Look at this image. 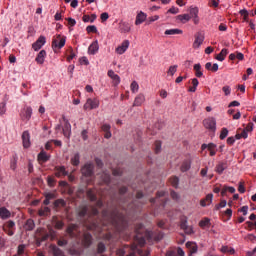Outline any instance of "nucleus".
<instances>
[{
	"instance_id": "1",
	"label": "nucleus",
	"mask_w": 256,
	"mask_h": 256,
	"mask_svg": "<svg viewBox=\"0 0 256 256\" xmlns=\"http://www.w3.org/2000/svg\"><path fill=\"white\" fill-rule=\"evenodd\" d=\"M57 234L52 230L51 226H48V231L43 228H38L36 231V245L41 246V243L47 241V239H55Z\"/></svg>"
},
{
	"instance_id": "2",
	"label": "nucleus",
	"mask_w": 256,
	"mask_h": 256,
	"mask_svg": "<svg viewBox=\"0 0 256 256\" xmlns=\"http://www.w3.org/2000/svg\"><path fill=\"white\" fill-rule=\"evenodd\" d=\"M141 231H143V226H138V228H136L137 234L135 236V239L138 242V245H140V247H143L145 245L146 239L148 241H152V239H155V233L151 230H145L144 235H141Z\"/></svg>"
},
{
	"instance_id": "3",
	"label": "nucleus",
	"mask_w": 256,
	"mask_h": 256,
	"mask_svg": "<svg viewBox=\"0 0 256 256\" xmlns=\"http://www.w3.org/2000/svg\"><path fill=\"white\" fill-rule=\"evenodd\" d=\"M65 43H67V38L65 36H61V34L56 35L52 40V49L54 53H57L59 49H63Z\"/></svg>"
},
{
	"instance_id": "4",
	"label": "nucleus",
	"mask_w": 256,
	"mask_h": 256,
	"mask_svg": "<svg viewBox=\"0 0 256 256\" xmlns=\"http://www.w3.org/2000/svg\"><path fill=\"white\" fill-rule=\"evenodd\" d=\"M203 125L205 129L215 133L217 131V120L215 117H208L203 120Z\"/></svg>"
},
{
	"instance_id": "5",
	"label": "nucleus",
	"mask_w": 256,
	"mask_h": 256,
	"mask_svg": "<svg viewBox=\"0 0 256 256\" xmlns=\"http://www.w3.org/2000/svg\"><path fill=\"white\" fill-rule=\"evenodd\" d=\"M189 17L192 19L194 25H199L201 23V18H199V7L190 6L188 9Z\"/></svg>"
},
{
	"instance_id": "6",
	"label": "nucleus",
	"mask_w": 256,
	"mask_h": 256,
	"mask_svg": "<svg viewBox=\"0 0 256 256\" xmlns=\"http://www.w3.org/2000/svg\"><path fill=\"white\" fill-rule=\"evenodd\" d=\"M99 99L97 98H88L86 103L83 106L84 111H91L93 109H99Z\"/></svg>"
},
{
	"instance_id": "7",
	"label": "nucleus",
	"mask_w": 256,
	"mask_h": 256,
	"mask_svg": "<svg viewBox=\"0 0 256 256\" xmlns=\"http://www.w3.org/2000/svg\"><path fill=\"white\" fill-rule=\"evenodd\" d=\"M62 133L67 139L71 137V123L65 117L62 119Z\"/></svg>"
},
{
	"instance_id": "8",
	"label": "nucleus",
	"mask_w": 256,
	"mask_h": 256,
	"mask_svg": "<svg viewBox=\"0 0 256 256\" xmlns=\"http://www.w3.org/2000/svg\"><path fill=\"white\" fill-rule=\"evenodd\" d=\"M33 115V108L31 106L24 107L20 112V117L22 121H29Z\"/></svg>"
},
{
	"instance_id": "9",
	"label": "nucleus",
	"mask_w": 256,
	"mask_h": 256,
	"mask_svg": "<svg viewBox=\"0 0 256 256\" xmlns=\"http://www.w3.org/2000/svg\"><path fill=\"white\" fill-rule=\"evenodd\" d=\"M67 233L70 237L75 239H79V237H81V231H79V226L77 225L68 226Z\"/></svg>"
},
{
	"instance_id": "10",
	"label": "nucleus",
	"mask_w": 256,
	"mask_h": 256,
	"mask_svg": "<svg viewBox=\"0 0 256 256\" xmlns=\"http://www.w3.org/2000/svg\"><path fill=\"white\" fill-rule=\"evenodd\" d=\"M129 45H131V43L129 42V40H124V41L115 49V53H117V55H123L124 53L127 52V49H129Z\"/></svg>"
},
{
	"instance_id": "11",
	"label": "nucleus",
	"mask_w": 256,
	"mask_h": 256,
	"mask_svg": "<svg viewBox=\"0 0 256 256\" xmlns=\"http://www.w3.org/2000/svg\"><path fill=\"white\" fill-rule=\"evenodd\" d=\"M47 43V38L45 36H40L36 42L32 44V49L34 51H39Z\"/></svg>"
},
{
	"instance_id": "12",
	"label": "nucleus",
	"mask_w": 256,
	"mask_h": 256,
	"mask_svg": "<svg viewBox=\"0 0 256 256\" xmlns=\"http://www.w3.org/2000/svg\"><path fill=\"white\" fill-rule=\"evenodd\" d=\"M132 25L131 23L127 22V21H120L119 22V31L120 33H131V29H132Z\"/></svg>"
},
{
	"instance_id": "13",
	"label": "nucleus",
	"mask_w": 256,
	"mask_h": 256,
	"mask_svg": "<svg viewBox=\"0 0 256 256\" xmlns=\"http://www.w3.org/2000/svg\"><path fill=\"white\" fill-rule=\"evenodd\" d=\"M201 149L202 151H205V149H208V151H210L211 157H214V155H217V145H215L214 143L202 144Z\"/></svg>"
},
{
	"instance_id": "14",
	"label": "nucleus",
	"mask_w": 256,
	"mask_h": 256,
	"mask_svg": "<svg viewBox=\"0 0 256 256\" xmlns=\"http://www.w3.org/2000/svg\"><path fill=\"white\" fill-rule=\"evenodd\" d=\"M22 142H23V147L25 149H29V147H31V134H29V131L23 132Z\"/></svg>"
},
{
	"instance_id": "15",
	"label": "nucleus",
	"mask_w": 256,
	"mask_h": 256,
	"mask_svg": "<svg viewBox=\"0 0 256 256\" xmlns=\"http://www.w3.org/2000/svg\"><path fill=\"white\" fill-rule=\"evenodd\" d=\"M108 77H110V79L112 80V83L115 87H117V85H119L121 83V77H119L115 71L113 70H108L107 73Z\"/></svg>"
},
{
	"instance_id": "16",
	"label": "nucleus",
	"mask_w": 256,
	"mask_h": 256,
	"mask_svg": "<svg viewBox=\"0 0 256 256\" xmlns=\"http://www.w3.org/2000/svg\"><path fill=\"white\" fill-rule=\"evenodd\" d=\"M82 175H84V177H91V175H93V164L92 163H87L83 166Z\"/></svg>"
},
{
	"instance_id": "17",
	"label": "nucleus",
	"mask_w": 256,
	"mask_h": 256,
	"mask_svg": "<svg viewBox=\"0 0 256 256\" xmlns=\"http://www.w3.org/2000/svg\"><path fill=\"white\" fill-rule=\"evenodd\" d=\"M145 21H147V13L139 11L136 15L135 25H142Z\"/></svg>"
},
{
	"instance_id": "18",
	"label": "nucleus",
	"mask_w": 256,
	"mask_h": 256,
	"mask_svg": "<svg viewBox=\"0 0 256 256\" xmlns=\"http://www.w3.org/2000/svg\"><path fill=\"white\" fill-rule=\"evenodd\" d=\"M143 103H145V94L140 93L135 97L133 107H141Z\"/></svg>"
},
{
	"instance_id": "19",
	"label": "nucleus",
	"mask_w": 256,
	"mask_h": 256,
	"mask_svg": "<svg viewBox=\"0 0 256 256\" xmlns=\"http://www.w3.org/2000/svg\"><path fill=\"white\" fill-rule=\"evenodd\" d=\"M90 211H91V215H97V209L96 208L83 207L81 209V211L79 212V216L80 217H85L88 213H90Z\"/></svg>"
},
{
	"instance_id": "20",
	"label": "nucleus",
	"mask_w": 256,
	"mask_h": 256,
	"mask_svg": "<svg viewBox=\"0 0 256 256\" xmlns=\"http://www.w3.org/2000/svg\"><path fill=\"white\" fill-rule=\"evenodd\" d=\"M46 57H47V51L41 50L36 56L35 61L36 63H38V65H43V63H45Z\"/></svg>"
},
{
	"instance_id": "21",
	"label": "nucleus",
	"mask_w": 256,
	"mask_h": 256,
	"mask_svg": "<svg viewBox=\"0 0 256 256\" xmlns=\"http://www.w3.org/2000/svg\"><path fill=\"white\" fill-rule=\"evenodd\" d=\"M82 243L84 247H91V243H93V236L88 232L84 233Z\"/></svg>"
},
{
	"instance_id": "22",
	"label": "nucleus",
	"mask_w": 256,
	"mask_h": 256,
	"mask_svg": "<svg viewBox=\"0 0 256 256\" xmlns=\"http://www.w3.org/2000/svg\"><path fill=\"white\" fill-rule=\"evenodd\" d=\"M204 41H205V37L203 35L196 36L193 42V49H199V47L203 45Z\"/></svg>"
},
{
	"instance_id": "23",
	"label": "nucleus",
	"mask_w": 256,
	"mask_h": 256,
	"mask_svg": "<svg viewBox=\"0 0 256 256\" xmlns=\"http://www.w3.org/2000/svg\"><path fill=\"white\" fill-rule=\"evenodd\" d=\"M99 51V41H94L88 48L89 55H95Z\"/></svg>"
},
{
	"instance_id": "24",
	"label": "nucleus",
	"mask_w": 256,
	"mask_h": 256,
	"mask_svg": "<svg viewBox=\"0 0 256 256\" xmlns=\"http://www.w3.org/2000/svg\"><path fill=\"white\" fill-rule=\"evenodd\" d=\"M102 131L104 132L105 139H111V125L109 124H103L101 127Z\"/></svg>"
},
{
	"instance_id": "25",
	"label": "nucleus",
	"mask_w": 256,
	"mask_h": 256,
	"mask_svg": "<svg viewBox=\"0 0 256 256\" xmlns=\"http://www.w3.org/2000/svg\"><path fill=\"white\" fill-rule=\"evenodd\" d=\"M51 159V156L44 152L43 150L38 154V161L39 163H47Z\"/></svg>"
},
{
	"instance_id": "26",
	"label": "nucleus",
	"mask_w": 256,
	"mask_h": 256,
	"mask_svg": "<svg viewBox=\"0 0 256 256\" xmlns=\"http://www.w3.org/2000/svg\"><path fill=\"white\" fill-rule=\"evenodd\" d=\"M66 175H67V170H65V166H59L55 168L56 177H65Z\"/></svg>"
},
{
	"instance_id": "27",
	"label": "nucleus",
	"mask_w": 256,
	"mask_h": 256,
	"mask_svg": "<svg viewBox=\"0 0 256 256\" xmlns=\"http://www.w3.org/2000/svg\"><path fill=\"white\" fill-rule=\"evenodd\" d=\"M186 247L188 248L190 255H193L194 253H197L198 247H197V244L195 242H187Z\"/></svg>"
},
{
	"instance_id": "28",
	"label": "nucleus",
	"mask_w": 256,
	"mask_h": 256,
	"mask_svg": "<svg viewBox=\"0 0 256 256\" xmlns=\"http://www.w3.org/2000/svg\"><path fill=\"white\" fill-rule=\"evenodd\" d=\"M211 203H213V194H208L204 200H201L200 205L207 207V205H211Z\"/></svg>"
},
{
	"instance_id": "29",
	"label": "nucleus",
	"mask_w": 256,
	"mask_h": 256,
	"mask_svg": "<svg viewBox=\"0 0 256 256\" xmlns=\"http://www.w3.org/2000/svg\"><path fill=\"white\" fill-rule=\"evenodd\" d=\"M177 21H180V23H189L191 21V16L189 14H180L176 17Z\"/></svg>"
},
{
	"instance_id": "30",
	"label": "nucleus",
	"mask_w": 256,
	"mask_h": 256,
	"mask_svg": "<svg viewBox=\"0 0 256 256\" xmlns=\"http://www.w3.org/2000/svg\"><path fill=\"white\" fill-rule=\"evenodd\" d=\"M164 35H183V30L179 28H173L165 30Z\"/></svg>"
},
{
	"instance_id": "31",
	"label": "nucleus",
	"mask_w": 256,
	"mask_h": 256,
	"mask_svg": "<svg viewBox=\"0 0 256 256\" xmlns=\"http://www.w3.org/2000/svg\"><path fill=\"white\" fill-rule=\"evenodd\" d=\"M0 217L2 219H9L11 217V211H9L7 208L5 207H1L0 208Z\"/></svg>"
},
{
	"instance_id": "32",
	"label": "nucleus",
	"mask_w": 256,
	"mask_h": 256,
	"mask_svg": "<svg viewBox=\"0 0 256 256\" xmlns=\"http://www.w3.org/2000/svg\"><path fill=\"white\" fill-rule=\"evenodd\" d=\"M191 169V160H184L182 162V165H181V171H183V173L189 171Z\"/></svg>"
},
{
	"instance_id": "33",
	"label": "nucleus",
	"mask_w": 256,
	"mask_h": 256,
	"mask_svg": "<svg viewBox=\"0 0 256 256\" xmlns=\"http://www.w3.org/2000/svg\"><path fill=\"white\" fill-rule=\"evenodd\" d=\"M13 227H14L13 225H3V226H2V229H3V231H5V233H6L7 235H9V236L11 237V236L14 235V233H15Z\"/></svg>"
},
{
	"instance_id": "34",
	"label": "nucleus",
	"mask_w": 256,
	"mask_h": 256,
	"mask_svg": "<svg viewBox=\"0 0 256 256\" xmlns=\"http://www.w3.org/2000/svg\"><path fill=\"white\" fill-rule=\"evenodd\" d=\"M229 51L225 48L221 50V52L216 56L217 61H225V58L227 57V54Z\"/></svg>"
},
{
	"instance_id": "35",
	"label": "nucleus",
	"mask_w": 256,
	"mask_h": 256,
	"mask_svg": "<svg viewBox=\"0 0 256 256\" xmlns=\"http://www.w3.org/2000/svg\"><path fill=\"white\" fill-rule=\"evenodd\" d=\"M95 19H97V15H95V14H92L91 16L90 15H84L82 17V20H83L84 23H94Z\"/></svg>"
},
{
	"instance_id": "36",
	"label": "nucleus",
	"mask_w": 256,
	"mask_h": 256,
	"mask_svg": "<svg viewBox=\"0 0 256 256\" xmlns=\"http://www.w3.org/2000/svg\"><path fill=\"white\" fill-rule=\"evenodd\" d=\"M199 87V80L197 78L192 79V86L188 89L189 93H195Z\"/></svg>"
},
{
	"instance_id": "37",
	"label": "nucleus",
	"mask_w": 256,
	"mask_h": 256,
	"mask_svg": "<svg viewBox=\"0 0 256 256\" xmlns=\"http://www.w3.org/2000/svg\"><path fill=\"white\" fill-rule=\"evenodd\" d=\"M178 67H179L178 65L169 66V68L167 70V76L173 77L177 73Z\"/></svg>"
},
{
	"instance_id": "38",
	"label": "nucleus",
	"mask_w": 256,
	"mask_h": 256,
	"mask_svg": "<svg viewBox=\"0 0 256 256\" xmlns=\"http://www.w3.org/2000/svg\"><path fill=\"white\" fill-rule=\"evenodd\" d=\"M50 213H51V209H49V207H47V206L42 207L38 211V215H40V217H47V215H49Z\"/></svg>"
},
{
	"instance_id": "39",
	"label": "nucleus",
	"mask_w": 256,
	"mask_h": 256,
	"mask_svg": "<svg viewBox=\"0 0 256 256\" xmlns=\"http://www.w3.org/2000/svg\"><path fill=\"white\" fill-rule=\"evenodd\" d=\"M225 169H227V163H225V162H220L216 166V172L219 173V175H221L223 173V171H225Z\"/></svg>"
},
{
	"instance_id": "40",
	"label": "nucleus",
	"mask_w": 256,
	"mask_h": 256,
	"mask_svg": "<svg viewBox=\"0 0 256 256\" xmlns=\"http://www.w3.org/2000/svg\"><path fill=\"white\" fill-rule=\"evenodd\" d=\"M52 253L54 256H65V252L57 246H52Z\"/></svg>"
},
{
	"instance_id": "41",
	"label": "nucleus",
	"mask_w": 256,
	"mask_h": 256,
	"mask_svg": "<svg viewBox=\"0 0 256 256\" xmlns=\"http://www.w3.org/2000/svg\"><path fill=\"white\" fill-rule=\"evenodd\" d=\"M71 164L74 165V167H77V165H79L80 163V156L79 153H75L72 157H71Z\"/></svg>"
},
{
	"instance_id": "42",
	"label": "nucleus",
	"mask_w": 256,
	"mask_h": 256,
	"mask_svg": "<svg viewBox=\"0 0 256 256\" xmlns=\"http://www.w3.org/2000/svg\"><path fill=\"white\" fill-rule=\"evenodd\" d=\"M180 227H181L182 231H184V233L186 235H192V233H193V226L181 225Z\"/></svg>"
},
{
	"instance_id": "43",
	"label": "nucleus",
	"mask_w": 256,
	"mask_h": 256,
	"mask_svg": "<svg viewBox=\"0 0 256 256\" xmlns=\"http://www.w3.org/2000/svg\"><path fill=\"white\" fill-rule=\"evenodd\" d=\"M194 71H195L196 77H199V78L203 77V71H201V64H195Z\"/></svg>"
},
{
	"instance_id": "44",
	"label": "nucleus",
	"mask_w": 256,
	"mask_h": 256,
	"mask_svg": "<svg viewBox=\"0 0 256 256\" xmlns=\"http://www.w3.org/2000/svg\"><path fill=\"white\" fill-rule=\"evenodd\" d=\"M222 253H228V255H233L235 253V249L229 248L228 246H222L220 249Z\"/></svg>"
},
{
	"instance_id": "45",
	"label": "nucleus",
	"mask_w": 256,
	"mask_h": 256,
	"mask_svg": "<svg viewBox=\"0 0 256 256\" xmlns=\"http://www.w3.org/2000/svg\"><path fill=\"white\" fill-rule=\"evenodd\" d=\"M130 89H131L132 93H138L139 83H137V81H133L130 85Z\"/></svg>"
},
{
	"instance_id": "46",
	"label": "nucleus",
	"mask_w": 256,
	"mask_h": 256,
	"mask_svg": "<svg viewBox=\"0 0 256 256\" xmlns=\"http://www.w3.org/2000/svg\"><path fill=\"white\" fill-rule=\"evenodd\" d=\"M222 91L226 97H229V95H231V86L229 85L223 86Z\"/></svg>"
},
{
	"instance_id": "47",
	"label": "nucleus",
	"mask_w": 256,
	"mask_h": 256,
	"mask_svg": "<svg viewBox=\"0 0 256 256\" xmlns=\"http://www.w3.org/2000/svg\"><path fill=\"white\" fill-rule=\"evenodd\" d=\"M105 244L100 242L98 243V247H97V253L101 254V253H105Z\"/></svg>"
},
{
	"instance_id": "48",
	"label": "nucleus",
	"mask_w": 256,
	"mask_h": 256,
	"mask_svg": "<svg viewBox=\"0 0 256 256\" xmlns=\"http://www.w3.org/2000/svg\"><path fill=\"white\" fill-rule=\"evenodd\" d=\"M7 112V104L5 102L0 103V115H5Z\"/></svg>"
},
{
	"instance_id": "49",
	"label": "nucleus",
	"mask_w": 256,
	"mask_h": 256,
	"mask_svg": "<svg viewBox=\"0 0 256 256\" xmlns=\"http://www.w3.org/2000/svg\"><path fill=\"white\" fill-rule=\"evenodd\" d=\"M170 183L172 187H179V178L178 177H172L170 179Z\"/></svg>"
},
{
	"instance_id": "50",
	"label": "nucleus",
	"mask_w": 256,
	"mask_h": 256,
	"mask_svg": "<svg viewBox=\"0 0 256 256\" xmlns=\"http://www.w3.org/2000/svg\"><path fill=\"white\" fill-rule=\"evenodd\" d=\"M229 135V130L227 128H223L221 133H220V139H226L227 136Z\"/></svg>"
},
{
	"instance_id": "51",
	"label": "nucleus",
	"mask_w": 256,
	"mask_h": 256,
	"mask_svg": "<svg viewBox=\"0 0 256 256\" xmlns=\"http://www.w3.org/2000/svg\"><path fill=\"white\" fill-rule=\"evenodd\" d=\"M87 33H97V27L95 25H91L86 27Z\"/></svg>"
},
{
	"instance_id": "52",
	"label": "nucleus",
	"mask_w": 256,
	"mask_h": 256,
	"mask_svg": "<svg viewBox=\"0 0 256 256\" xmlns=\"http://www.w3.org/2000/svg\"><path fill=\"white\" fill-rule=\"evenodd\" d=\"M167 13H171L172 15H177V13H179V8L172 6Z\"/></svg>"
},
{
	"instance_id": "53",
	"label": "nucleus",
	"mask_w": 256,
	"mask_h": 256,
	"mask_svg": "<svg viewBox=\"0 0 256 256\" xmlns=\"http://www.w3.org/2000/svg\"><path fill=\"white\" fill-rule=\"evenodd\" d=\"M240 213H242V215H247V213L249 212V206H243L238 210Z\"/></svg>"
},
{
	"instance_id": "54",
	"label": "nucleus",
	"mask_w": 256,
	"mask_h": 256,
	"mask_svg": "<svg viewBox=\"0 0 256 256\" xmlns=\"http://www.w3.org/2000/svg\"><path fill=\"white\" fill-rule=\"evenodd\" d=\"M79 63H80V65H89V59H87L86 56L81 57V58L79 59Z\"/></svg>"
},
{
	"instance_id": "55",
	"label": "nucleus",
	"mask_w": 256,
	"mask_h": 256,
	"mask_svg": "<svg viewBox=\"0 0 256 256\" xmlns=\"http://www.w3.org/2000/svg\"><path fill=\"white\" fill-rule=\"evenodd\" d=\"M155 21H159V15L150 16V17L148 18V23H149V24L155 23Z\"/></svg>"
},
{
	"instance_id": "56",
	"label": "nucleus",
	"mask_w": 256,
	"mask_h": 256,
	"mask_svg": "<svg viewBox=\"0 0 256 256\" xmlns=\"http://www.w3.org/2000/svg\"><path fill=\"white\" fill-rule=\"evenodd\" d=\"M87 196L89 197V199H90L91 201H95V190H89V191L87 192Z\"/></svg>"
},
{
	"instance_id": "57",
	"label": "nucleus",
	"mask_w": 256,
	"mask_h": 256,
	"mask_svg": "<svg viewBox=\"0 0 256 256\" xmlns=\"http://www.w3.org/2000/svg\"><path fill=\"white\" fill-rule=\"evenodd\" d=\"M211 220L209 218H204L200 221L199 225H210Z\"/></svg>"
},
{
	"instance_id": "58",
	"label": "nucleus",
	"mask_w": 256,
	"mask_h": 256,
	"mask_svg": "<svg viewBox=\"0 0 256 256\" xmlns=\"http://www.w3.org/2000/svg\"><path fill=\"white\" fill-rule=\"evenodd\" d=\"M239 13L240 15H242V17H244V19H247V17H249V12L247 11V9H242Z\"/></svg>"
},
{
	"instance_id": "59",
	"label": "nucleus",
	"mask_w": 256,
	"mask_h": 256,
	"mask_svg": "<svg viewBox=\"0 0 256 256\" xmlns=\"http://www.w3.org/2000/svg\"><path fill=\"white\" fill-rule=\"evenodd\" d=\"M67 240H65V239H60V240H58V242H57V245L59 246V247H65V245H67Z\"/></svg>"
},
{
	"instance_id": "60",
	"label": "nucleus",
	"mask_w": 256,
	"mask_h": 256,
	"mask_svg": "<svg viewBox=\"0 0 256 256\" xmlns=\"http://www.w3.org/2000/svg\"><path fill=\"white\" fill-rule=\"evenodd\" d=\"M100 19L103 22L107 21V19H109V13H107V12L102 13L100 16Z\"/></svg>"
},
{
	"instance_id": "61",
	"label": "nucleus",
	"mask_w": 256,
	"mask_h": 256,
	"mask_svg": "<svg viewBox=\"0 0 256 256\" xmlns=\"http://www.w3.org/2000/svg\"><path fill=\"white\" fill-rule=\"evenodd\" d=\"M238 191L239 193H245V185L243 184V182L239 183Z\"/></svg>"
},
{
	"instance_id": "62",
	"label": "nucleus",
	"mask_w": 256,
	"mask_h": 256,
	"mask_svg": "<svg viewBox=\"0 0 256 256\" xmlns=\"http://www.w3.org/2000/svg\"><path fill=\"white\" fill-rule=\"evenodd\" d=\"M210 7H219V0H210Z\"/></svg>"
},
{
	"instance_id": "63",
	"label": "nucleus",
	"mask_w": 256,
	"mask_h": 256,
	"mask_svg": "<svg viewBox=\"0 0 256 256\" xmlns=\"http://www.w3.org/2000/svg\"><path fill=\"white\" fill-rule=\"evenodd\" d=\"M248 133H251V131H253V123H249L245 129Z\"/></svg>"
},
{
	"instance_id": "64",
	"label": "nucleus",
	"mask_w": 256,
	"mask_h": 256,
	"mask_svg": "<svg viewBox=\"0 0 256 256\" xmlns=\"http://www.w3.org/2000/svg\"><path fill=\"white\" fill-rule=\"evenodd\" d=\"M155 151L156 153H159V151H161V142L157 141L155 143Z\"/></svg>"
}]
</instances>
